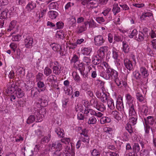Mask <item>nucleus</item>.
<instances>
[{"label":"nucleus","mask_w":156,"mask_h":156,"mask_svg":"<svg viewBox=\"0 0 156 156\" xmlns=\"http://www.w3.org/2000/svg\"><path fill=\"white\" fill-rule=\"evenodd\" d=\"M112 57L115 60H117L119 56L118 51L115 48H113L112 50Z\"/></svg>","instance_id":"obj_39"},{"label":"nucleus","mask_w":156,"mask_h":156,"mask_svg":"<svg viewBox=\"0 0 156 156\" xmlns=\"http://www.w3.org/2000/svg\"><path fill=\"white\" fill-rule=\"evenodd\" d=\"M52 73V70L49 67H46L44 70V73L46 76H48Z\"/></svg>","instance_id":"obj_47"},{"label":"nucleus","mask_w":156,"mask_h":156,"mask_svg":"<svg viewBox=\"0 0 156 156\" xmlns=\"http://www.w3.org/2000/svg\"><path fill=\"white\" fill-rule=\"evenodd\" d=\"M108 49V47L107 46H103L101 47L97 51L98 56L101 58H104L105 53L107 52Z\"/></svg>","instance_id":"obj_10"},{"label":"nucleus","mask_w":156,"mask_h":156,"mask_svg":"<svg viewBox=\"0 0 156 156\" xmlns=\"http://www.w3.org/2000/svg\"><path fill=\"white\" fill-rule=\"evenodd\" d=\"M53 156H64V152L61 149H57L53 153Z\"/></svg>","instance_id":"obj_25"},{"label":"nucleus","mask_w":156,"mask_h":156,"mask_svg":"<svg viewBox=\"0 0 156 156\" xmlns=\"http://www.w3.org/2000/svg\"><path fill=\"white\" fill-rule=\"evenodd\" d=\"M94 41L95 44L98 46L102 45L105 42V40L101 35L95 36Z\"/></svg>","instance_id":"obj_11"},{"label":"nucleus","mask_w":156,"mask_h":156,"mask_svg":"<svg viewBox=\"0 0 156 156\" xmlns=\"http://www.w3.org/2000/svg\"><path fill=\"white\" fill-rule=\"evenodd\" d=\"M96 122L97 119L94 116H92L89 119L87 123L89 125H94L96 124Z\"/></svg>","instance_id":"obj_38"},{"label":"nucleus","mask_w":156,"mask_h":156,"mask_svg":"<svg viewBox=\"0 0 156 156\" xmlns=\"http://www.w3.org/2000/svg\"><path fill=\"white\" fill-rule=\"evenodd\" d=\"M101 58H99L97 56H94L92 58V62L93 63L94 65H98L101 62Z\"/></svg>","instance_id":"obj_30"},{"label":"nucleus","mask_w":156,"mask_h":156,"mask_svg":"<svg viewBox=\"0 0 156 156\" xmlns=\"http://www.w3.org/2000/svg\"><path fill=\"white\" fill-rule=\"evenodd\" d=\"M100 154V152L96 149H94L91 152L92 156H97Z\"/></svg>","instance_id":"obj_64"},{"label":"nucleus","mask_w":156,"mask_h":156,"mask_svg":"<svg viewBox=\"0 0 156 156\" xmlns=\"http://www.w3.org/2000/svg\"><path fill=\"white\" fill-rule=\"evenodd\" d=\"M15 94L18 98H22L24 95L23 92L20 88H18L16 90Z\"/></svg>","instance_id":"obj_27"},{"label":"nucleus","mask_w":156,"mask_h":156,"mask_svg":"<svg viewBox=\"0 0 156 156\" xmlns=\"http://www.w3.org/2000/svg\"><path fill=\"white\" fill-rule=\"evenodd\" d=\"M116 107L120 111H122L124 110V107L122 99H121V101L117 100Z\"/></svg>","instance_id":"obj_21"},{"label":"nucleus","mask_w":156,"mask_h":156,"mask_svg":"<svg viewBox=\"0 0 156 156\" xmlns=\"http://www.w3.org/2000/svg\"><path fill=\"white\" fill-rule=\"evenodd\" d=\"M111 77V79L115 81L116 84L119 88H121L123 86L125 87L126 86V82L125 81H123L121 79H119L118 77V72L113 69H112Z\"/></svg>","instance_id":"obj_1"},{"label":"nucleus","mask_w":156,"mask_h":156,"mask_svg":"<svg viewBox=\"0 0 156 156\" xmlns=\"http://www.w3.org/2000/svg\"><path fill=\"white\" fill-rule=\"evenodd\" d=\"M126 98L127 102L128 103L129 110L130 104L132 105L133 106L134 108V105L132 103L133 100V98L129 94H126Z\"/></svg>","instance_id":"obj_23"},{"label":"nucleus","mask_w":156,"mask_h":156,"mask_svg":"<svg viewBox=\"0 0 156 156\" xmlns=\"http://www.w3.org/2000/svg\"><path fill=\"white\" fill-rule=\"evenodd\" d=\"M78 56L76 55H74L72 58L70 62L71 63H73L74 65H75L77 66V64L79 63V61L78 60Z\"/></svg>","instance_id":"obj_31"},{"label":"nucleus","mask_w":156,"mask_h":156,"mask_svg":"<svg viewBox=\"0 0 156 156\" xmlns=\"http://www.w3.org/2000/svg\"><path fill=\"white\" fill-rule=\"evenodd\" d=\"M21 50L19 48H17L16 50V53L15 54L16 58L17 59H20L21 58Z\"/></svg>","instance_id":"obj_57"},{"label":"nucleus","mask_w":156,"mask_h":156,"mask_svg":"<svg viewBox=\"0 0 156 156\" xmlns=\"http://www.w3.org/2000/svg\"><path fill=\"white\" fill-rule=\"evenodd\" d=\"M77 66H76L75 65H74V67L76 69H78L80 72L83 70H84V66H83V63L82 62H80L79 61V63L78 64H77Z\"/></svg>","instance_id":"obj_29"},{"label":"nucleus","mask_w":156,"mask_h":156,"mask_svg":"<svg viewBox=\"0 0 156 156\" xmlns=\"http://www.w3.org/2000/svg\"><path fill=\"white\" fill-rule=\"evenodd\" d=\"M107 104L108 106L111 109H113L115 108L113 100L112 98L109 99L108 101Z\"/></svg>","instance_id":"obj_40"},{"label":"nucleus","mask_w":156,"mask_h":156,"mask_svg":"<svg viewBox=\"0 0 156 156\" xmlns=\"http://www.w3.org/2000/svg\"><path fill=\"white\" fill-rule=\"evenodd\" d=\"M81 141L85 143L86 144H88L90 140V138L89 136L85 137H81L80 138Z\"/></svg>","instance_id":"obj_48"},{"label":"nucleus","mask_w":156,"mask_h":156,"mask_svg":"<svg viewBox=\"0 0 156 156\" xmlns=\"http://www.w3.org/2000/svg\"><path fill=\"white\" fill-rule=\"evenodd\" d=\"M90 103L91 105L95 108L97 106L98 104V101L96 100L92 99L90 101Z\"/></svg>","instance_id":"obj_56"},{"label":"nucleus","mask_w":156,"mask_h":156,"mask_svg":"<svg viewBox=\"0 0 156 156\" xmlns=\"http://www.w3.org/2000/svg\"><path fill=\"white\" fill-rule=\"evenodd\" d=\"M8 91L10 92L11 93H13L16 90L15 85L14 84L9 85L8 88Z\"/></svg>","instance_id":"obj_53"},{"label":"nucleus","mask_w":156,"mask_h":156,"mask_svg":"<svg viewBox=\"0 0 156 156\" xmlns=\"http://www.w3.org/2000/svg\"><path fill=\"white\" fill-rule=\"evenodd\" d=\"M87 23L84 22L83 24L78 28L77 33L78 34L82 33L85 31L87 29Z\"/></svg>","instance_id":"obj_17"},{"label":"nucleus","mask_w":156,"mask_h":156,"mask_svg":"<svg viewBox=\"0 0 156 156\" xmlns=\"http://www.w3.org/2000/svg\"><path fill=\"white\" fill-rule=\"evenodd\" d=\"M61 65L58 62H54V65L52 68L53 73L57 75H59L61 72Z\"/></svg>","instance_id":"obj_7"},{"label":"nucleus","mask_w":156,"mask_h":156,"mask_svg":"<svg viewBox=\"0 0 156 156\" xmlns=\"http://www.w3.org/2000/svg\"><path fill=\"white\" fill-rule=\"evenodd\" d=\"M33 39L32 37L28 36L24 40V44L26 48H30L33 46Z\"/></svg>","instance_id":"obj_8"},{"label":"nucleus","mask_w":156,"mask_h":156,"mask_svg":"<svg viewBox=\"0 0 156 156\" xmlns=\"http://www.w3.org/2000/svg\"><path fill=\"white\" fill-rule=\"evenodd\" d=\"M85 22L87 23V24H89V27H96L95 22L92 19H91L89 21H87Z\"/></svg>","instance_id":"obj_50"},{"label":"nucleus","mask_w":156,"mask_h":156,"mask_svg":"<svg viewBox=\"0 0 156 156\" xmlns=\"http://www.w3.org/2000/svg\"><path fill=\"white\" fill-rule=\"evenodd\" d=\"M81 4L83 5H87L92 8H96L98 6L99 2L98 0H84Z\"/></svg>","instance_id":"obj_4"},{"label":"nucleus","mask_w":156,"mask_h":156,"mask_svg":"<svg viewBox=\"0 0 156 156\" xmlns=\"http://www.w3.org/2000/svg\"><path fill=\"white\" fill-rule=\"evenodd\" d=\"M48 14L49 17L52 20L55 19L58 15V12L54 10L49 11Z\"/></svg>","instance_id":"obj_19"},{"label":"nucleus","mask_w":156,"mask_h":156,"mask_svg":"<svg viewBox=\"0 0 156 156\" xmlns=\"http://www.w3.org/2000/svg\"><path fill=\"white\" fill-rule=\"evenodd\" d=\"M153 15L152 13L151 12H147L143 14L140 17V18L141 19L143 18V19H144V18L146 17H150L151 16H152V17L153 18Z\"/></svg>","instance_id":"obj_54"},{"label":"nucleus","mask_w":156,"mask_h":156,"mask_svg":"<svg viewBox=\"0 0 156 156\" xmlns=\"http://www.w3.org/2000/svg\"><path fill=\"white\" fill-rule=\"evenodd\" d=\"M56 79V77L55 75H51L47 78V80L50 82L53 83L54 82Z\"/></svg>","instance_id":"obj_43"},{"label":"nucleus","mask_w":156,"mask_h":156,"mask_svg":"<svg viewBox=\"0 0 156 156\" xmlns=\"http://www.w3.org/2000/svg\"><path fill=\"white\" fill-rule=\"evenodd\" d=\"M96 95L97 97L101 99L103 102H105L108 99L107 94L104 92L103 89L102 90H97L96 92Z\"/></svg>","instance_id":"obj_6"},{"label":"nucleus","mask_w":156,"mask_h":156,"mask_svg":"<svg viewBox=\"0 0 156 156\" xmlns=\"http://www.w3.org/2000/svg\"><path fill=\"white\" fill-rule=\"evenodd\" d=\"M16 22L15 20L12 21L9 25V28L7 30L8 31H11L14 28L16 25Z\"/></svg>","instance_id":"obj_42"},{"label":"nucleus","mask_w":156,"mask_h":156,"mask_svg":"<svg viewBox=\"0 0 156 156\" xmlns=\"http://www.w3.org/2000/svg\"><path fill=\"white\" fill-rule=\"evenodd\" d=\"M88 130L86 129H84L81 130V132L80 133L81 135V137H85L86 136H88Z\"/></svg>","instance_id":"obj_55"},{"label":"nucleus","mask_w":156,"mask_h":156,"mask_svg":"<svg viewBox=\"0 0 156 156\" xmlns=\"http://www.w3.org/2000/svg\"><path fill=\"white\" fill-rule=\"evenodd\" d=\"M112 70L111 68H108L105 71L101 72L100 75L106 80H108L111 79Z\"/></svg>","instance_id":"obj_9"},{"label":"nucleus","mask_w":156,"mask_h":156,"mask_svg":"<svg viewBox=\"0 0 156 156\" xmlns=\"http://www.w3.org/2000/svg\"><path fill=\"white\" fill-rule=\"evenodd\" d=\"M55 131L56 133L58 136L60 137H63L64 136L63 130L59 127L55 129Z\"/></svg>","instance_id":"obj_22"},{"label":"nucleus","mask_w":156,"mask_h":156,"mask_svg":"<svg viewBox=\"0 0 156 156\" xmlns=\"http://www.w3.org/2000/svg\"><path fill=\"white\" fill-rule=\"evenodd\" d=\"M35 119V115H31L28 117L27 120V124L31 123L36 120Z\"/></svg>","instance_id":"obj_41"},{"label":"nucleus","mask_w":156,"mask_h":156,"mask_svg":"<svg viewBox=\"0 0 156 156\" xmlns=\"http://www.w3.org/2000/svg\"><path fill=\"white\" fill-rule=\"evenodd\" d=\"M1 10L2 9H1ZM8 12V10L6 9L3 10H1L0 12V18L2 19V20L4 19V20H6V19L7 18Z\"/></svg>","instance_id":"obj_20"},{"label":"nucleus","mask_w":156,"mask_h":156,"mask_svg":"<svg viewBox=\"0 0 156 156\" xmlns=\"http://www.w3.org/2000/svg\"><path fill=\"white\" fill-rule=\"evenodd\" d=\"M111 119L108 117H103L100 120V123L101 124H104L106 123H109L110 122Z\"/></svg>","instance_id":"obj_33"},{"label":"nucleus","mask_w":156,"mask_h":156,"mask_svg":"<svg viewBox=\"0 0 156 156\" xmlns=\"http://www.w3.org/2000/svg\"><path fill=\"white\" fill-rule=\"evenodd\" d=\"M130 47L128 43L126 41L122 42V51L125 53H128L129 51Z\"/></svg>","instance_id":"obj_18"},{"label":"nucleus","mask_w":156,"mask_h":156,"mask_svg":"<svg viewBox=\"0 0 156 156\" xmlns=\"http://www.w3.org/2000/svg\"><path fill=\"white\" fill-rule=\"evenodd\" d=\"M133 74L136 80H139L142 76L139 71H136L133 72Z\"/></svg>","instance_id":"obj_46"},{"label":"nucleus","mask_w":156,"mask_h":156,"mask_svg":"<svg viewBox=\"0 0 156 156\" xmlns=\"http://www.w3.org/2000/svg\"><path fill=\"white\" fill-rule=\"evenodd\" d=\"M150 149H144L141 151L140 156H149Z\"/></svg>","instance_id":"obj_37"},{"label":"nucleus","mask_w":156,"mask_h":156,"mask_svg":"<svg viewBox=\"0 0 156 156\" xmlns=\"http://www.w3.org/2000/svg\"><path fill=\"white\" fill-rule=\"evenodd\" d=\"M140 72L141 75L145 78L147 77L149 75L148 70L144 66H141L140 69Z\"/></svg>","instance_id":"obj_15"},{"label":"nucleus","mask_w":156,"mask_h":156,"mask_svg":"<svg viewBox=\"0 0 156 156\" xmlns=\"http://www.w3.org/2000/svg\"><path fill=\"white\" fill-rule=\"evenodd\" d=\"M112 115L113 117L118 120H120L121 119V116L119 115V112L116 111H114L112 112Z\"/></svg>","instance_id":"obj_35"},{"label":"nucleus","mask_w":156,"mask_h":156,"mask_svg":"<svg viewBox=\"0 0 156 156\" xmlns=\"http://www.w3.org/2000/svg\"><path fill=\"white\" fill-rule=\"evenodd\" d=\"M133 151L135 153L137 154L140 150V146L138 143H134L133 147Z\"/></svg>","instance_id":"obj_36"},{"label":"nucleus","mask_w":156,"mask_h":156,"mask_svg":"<svg viewBox=\"0 0 156 156\" xmlns=\"http://www.w3.org/2000/svg\"><path fill=\"white\" fill-rule=\"evenodd\" d=\"M136 96L137 100L140 102H142L144 100L143 95L138 92L136 93Z\"/></svg>","instance_id":"obj_49"},{"label":"nucleus","mask_w":156,"mask_h":156,"mask_svg":"<svg viewBox=\"0 0 156 156\" xmlns=\"http://www.w3.org/2000/svg\"><path fill=\"white\" fill-rule=\"evenodd\" d=\"M36 7V4L33 1L29 2L26 6V8L28 12H31Z\"/></svg>","instance_id":"obj_13"},{"label":"nucleus","mask_w":156,"mask_h":156,"mask_svg":"<svg viewBox=\"0 0 156 156\" xmlns=\"http://www.w3.org/2000/svg\"><path fill=\"white\" fill-rule=\"evenodd\" d=\"M56 36L57 38L63 39L64 37V34L63 32H57Z\"/></svg>","instance_id":"obj_58"},{"label":"nucleus","mask_w":156,"mask_h":156,"mask_svg":"<svg viewBox=\"0 0 156 156\" xmlns=\"http://www.w3.org/2000/svg\"><path fill=\"white\" fill-rule=\"evenodd\" d=\"M105 156H119V155L115 152H105Z\"/></svg>","instance_id":"obj_59"},{"label":"nucleus","mask_w":156,"mask_h":156,"mask_svg":"<svg viewBox=\"0 0 156 156\" xmlns=\"http://www.w3.org/2000/svg\"><path fill=\"white\" fill-rule=\"evenodd\" d=\"M65 152L64 154H65L66 156H70L71 154V152L72 151L70 149V147L67 146L65 148Z\"/></svg>","instance_id":"obj_51"},{"label":"nucleus","mask_w":156,"mask_h":156,"mask_svg":"<svg viewBox=\"0 0 156 156\" xmlns=\"http://www.w3.org/2000/svg\"><path fill=\"white\" fill-rule=\"evenodd\" d=\"M51 135L50 134H48L47 136H44L41 140V143L42 144H44L46 143H48L50 140Z\"/></svg>","instance_id":"obj_34"},{"label":"nucleus","mask_w":156,"mask_h":156,"mask_svg":"<svg viewBox=\"0 0 156 156\" xmlns=\"http://www.w3.org/2000/svg\"><path fill=\"white\" fill-rule=\"evenodd\" d=\"M50 45L54 51H59L60 54L62 56L63 55L64 53L62 51V49L60 45L57 44L53 43L51 44Z\"/></svg>","instance_id":"obj_12"},{"label":"nucleus","mask_w":156,"mask_h":156,"mask_svg":"<svg viewBox=\"0 0 156 156\" xmlns=\"http://www.w3.org/2000/svg\"><path fill=\"white\" fill-rule=\"evenodd\" d=\"M138 37L137 39V41H143L144 39V34L142 32L139 31L138 33Z\"/></svg>","instance_id":"obj_52"},{"label":"nucleus","mask_w":156,"mask_h":156,"mask_svg":"<svg viewBox=\"0 0 156 156\" xmlns=\"http://www.w3.org/2000/svg\"><path fill=\"white\" fill-rule=\"evenodd\" d=\"M72 74L75 80L77 81L80 80V77L76 72H73Z\"/></svg>","instance_id":"obj_60"},{"label":"nucleus","mask_w":156,"mask_h":156,"mask_svg":"<svg viewBox=\"0 0 156 156\" xmlns=\"http://www.w3.org/2000/svg\"><path fill=\"white\" fill-rule=\"evenodd\" d=\"M103 130L106 133H108L111 135L113 132V129L112 128L109 127H105L104 128Z\"/></svg>","instance_id":"obj_45"},{"label":"nucleus","mask_w":156,"mask_h":156,"mask_svg":"<svg viewBox=\"0 0 156 156\" xmlns=\"http://www.w3.org/2000/svg\"><path fill=\"white\" fill-rule=\"evenodd\" d=\"M83 62L86 63L87 65H89L91 62V60L90 58L86 56H84L83 57Z\"/></svg>","instance_id":"obj_61"},{"label":"nucleus","mask_w":156,"mask_h":156,"mask_svg":"<svg viewBox=\"0 0 156 156\" xmlns=\"http://www.w3.org/2000/svg\"><path fill=\"white\" fill-rule=\"evenodd\" d=\"M31 97L32 98H36L38 97L39 93L36 89L32 88L31 91Z\"/></svg>","instance_id":"obj_24"},{"label":"nucleus","mask_w":156,"mask_h":156,"mask_svg":"<svg viewBox=\"0 0 156 156\" xmlns=\"http://www.w3.org/2000/svg\"><path fill=\"white\" fill-rule=\"evenodd\" d=\"M46 113V110L44 108L40 109L39 111H36L34 112V115L36 117V122H40L43 120V118Z\"/></svg>","instance_id":"obj_3"},{"label":"nucleus","mask_w":156,"mask_h":156,"mask_svg":"<svg viewBox=\"0 0 156 156\" xmlns=\"http://www.w3.org/2000/svg\"><path fill=\"white\" fill-rule=\"evenodd\" d=\"M126 130L129 132L130 135H132L133 133V129L132 128L131 124L129 123L127 124L126 126Z\"/></svg>","instance_id":"obj_44"},{"label":"nucleus","mask_w":156,"mask_h":156,"mask_svg":"<svg viewBox=\"0 0 156 156\" xmlns=\"http://www.w3.org/2000/svg\"><path fill=\"white\" fill-rule=\"evenodd\" d=\"M62 147V144L61 141H56L53 142L49 146V150L51 151H53L54 150L58 149H60Z\"/></svg>","instance_id":"obj_5"},{"label":"nucleus","mask_w":156,"mask_h":156,"mask_svg":"<svg viewBox=\"0 0 156 156\" xmlns=\"http://www.w3.org/2000/svg\"><path fill=\"white\" fill-rule=\"evenodd\" d=\"M96 108L101 112H103L106 109L105 105L102 103H98Z\"/></svg>","instance_id":"obj_32"},{"label":"nucleus","mask_w":156,"mask_h":156,"mask_svg":"<svg viewBox=\"0 0 156 156\" xmlns=\"http://www.w3.org/2000/svg\"><path fill=\"white\" fill-rule=\"evenodd\" d=\"M145 125L147 124L151 126L153 125L154 123V121L152 116H150L146 118H144Z\"/></svg>","instance_id":"obj_16"},{"label":"nucleus","mask_w":156,"mask_h":156,"mask_svg":"<svg viewBox=\"0 0 156 156\" xmlns=\"http://www.w3.org/2000/svg\"><path fill=\"white\" fill-rule=\"evenodd\" d=\"M145 126V133L147 134H149V131L150 130L152 131V129L150 127L149 125L147 124L145 125H144Z\"/></svg>","instance_id":"obj_62"},{"label":"nucleus","mask_w":156,"mask_h":156,"mask_svg":"<svg viewBox=\"0 0 156 156\" xmlns=\"http://www.w3.org/2000/svg\"><path fill=\"white\" fill-rule=\"evenodd\" d=\"M43 74L42 73H39L36 76V80L37 81L41 80L43 77Z\"/></svg>","instance_id":"obj_63"},{"label":"nucleus","mask_w":156,"mask_h":156,"mask_svg":"<svg viewBox=\"0 0 156 156\" xmlns=\"http://www.w3.org/2000/svg\"><path fill=\"white\" fill-rule=\"evenodd\" d=\"M92 49L90 47L84 48L81 51L82 53L84 55H88L91 51Z\"/></svg>","instance_id":"obj_26"},{"label":"nucleus","mask_w":156,"mask_h":156,"mask_svg":"<svg viewBox=\"0 0 156 156\" xmlns=\"http://www.w3.org/2000/svg\"><path fill=\"white\" fill-rule=\"evenodd\" d=\"M129 115L131 117L129 119V122L133 125H134L137 123V116L136 113L135 112L133 106L130 104L129 110Z\"/></svg>","instance_id":"obj_2"},{"label":"nucleus","mask_w":156,"mask_h":156,"mask_svg":"<svg viewBox=\"0 0 156 156\" xmlns=\"http://www.w3.org/2000/svg\"><path fill=\"white\" fill-rule=\"evenodd\" d=\"M124 62L125 66L128 70L130 71L133 68L132 64V61H130L128 59H125L124 60Z\"/></svg>","instance_id":"obj_14"},{"label":"nucleus","mask_w":156,"mask_h":156,"mask_svg":"<svg viewBox=\"0 0 156 156\" xmlns=\"http://www.w3.org/2000/svg\"><path fill=\"white\" fill-rule=\"evenodd\" d=\"M120 8L118 6V4L115 3L113 5V7L112 9V11L115 15L119 12L120 11Z\"/></svg>","instance_id":"obj_28"}]
</instances>
